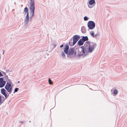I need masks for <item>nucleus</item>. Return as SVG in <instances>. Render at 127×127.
<instances>
[{
    "mask_svg": "<svg viewBox=\"0 0 127 127\" xmlns=\"http://www.w3.org/2000/svg\"><path fill=\"white\" fill-rule=\"evenodd\" d=\"M1 94L5 96V99H7L10 94L6 91L4 88H2L1 90Z\"/></svg>",
    "mask_w": 127,
    "mask_h": 127,
    "instance_id": "nucleus-5",
    "label": "nucleus"
},
{
    "mask_svg": "<svg viewBox=\"0 0 127 127\" xmlns=\"http://www.w3.org/2000/svg\"><path fill=\"white\" fill-rule=\"evenodd\" d=\"M17 83H20V81H18L17 82Z\"/></svg>",
    "mask_w": 127,
    "mask_h": 127,
    "instance_id": "nucleus-40",
    "label": "nucleus"
},
{
    "mask_svg": "<svg viewBox=\"0 0 127 127\" xmlns=\"http://www.w3.org/2000/svg\"><path fill=\"white\" fill-rule=\"evenodd\" d=\"M90 42L89 41H87L84 44V46H82L81 47H79V49L81 48L82 51L83 53H85V52H86L87 49L90 45Z\"/></svg>",
    "mask_w": 127,
    "mask_h": 127,
    "instance_id": "nucleus-3",
    "label": "nucleus"
},
{
    "mask_svg": "<svg viewBox=\"0 0 127 127\" xmlns=\"http://www.w3.org/2000/svg\"><path fill=\"white\" fill-rule=\"evenodd\" d=\"M88 7H89V8H92V7H92V6H89V5H88Z\"/></svg>",
    "mask_w": 127,
    "mask_h": 127,
    "instance_id": "nucleus-35",
    "label": "nucleus"
},
{
    "mask_svg": "<svg viewBox=\"0 0 127 127\" xmlns=\"http://www.w3.org/2000/svg\"><path fill=\"white\" fill-rule=\"evenodd\" d=\"M88 50L87 52L92 53L94 50V49L91 47V45H89V47L87 48Z\"/></svg>",
    "mask_w": 127,
    "mask_h": 127,
    "instance_id": "nucleus-11",
    "label": "nucleus"
},
{
    "mask_svg": "<svg viewBox=\"0 0 127 127\" xmlns=\"http://www.w3.org/2000/svg\"><path fill=\"white\" fill-rule=\"evenodd\" d=\"M76 49H77V48H76Z\"/></svg>",
    "mask_w": 127,
    "mask_h": 127,
    "instance_id": "nucleus-42",
    "label": "nucleus"
},
{
    "mask_svg": "<svg viewBox=\"0 0 127 127\" xmlns=\"http://www.w3.org/2000/svg\"><path fill=\"white\" fill-rule=\"evenodd\" d=\"M29 122L30 123V122H31V121H29Z\"/></svg>",
    "mask_w": 127,
    "mask_h": 127,
    "instance_id": "nucleus-41",
    "label": "nucleus"
},
{
    "mask_svg": "<svg viewBox=\"0 0 127 127\" xmlns=\"http://www.w3.org/2000/svg\"><path fill=\"white\" fill-rule=\"evenodd\" d=\"M4 77L0 78V88L3 87L5 85L6 81L3 80V78Z\"/></svg>",
    "mask_w": 127,
    "mask_h": 127,
    "instance_id": "nucleus-7",
    "label": "nucleus"
},
{
    "mask_svg": "<svg viewBox=\"0 0 127 127\" xmlns=\"http://www.w3.org/2000/svg\"><path fill=\"white\" fill-rule=\"evenodd\" d=\"M3 75L0 72V77L1 76H3Z\"/></svg>",
    "mask_w": 127,
    "mask_h": 127,
    "instance_id": "nucleus-34",
    "label": "nucleus"
},
{
    "mask_svg": "<svg viewBox=\"0 0 127 127\" xmlns=\"http://www.w3.org/2000/svg\"><path fill=\"white\" fill-rule=\"evenodd\" d=\"M5 89L7 92L9 94H11L12 90V88L11 86H5Z\"/></svg>",
    "mask_w": 127,
    "mask_h": 127,
    "instance_id": "nucleus-8",
    "label": "nucleus"
},
{
    "mask_svg": "<svg viewBox=\"0 0 127 127\" xmlns=\"http://www.w3.org/2000/svg\"><path fill=\"white\" fill-rule=\"evenodd\" d=\"M69 49V45L67 44L64 49V51L66 55L67 58L71 59L77 56L76 51H75L74 48H70Z\"/></svg>",
    "mask_w": 127,
    "mask_h": 127,
    "instance_id": "nucleus-1",
    "label": "nucleus"
},
{
    "mask_svg": "<svg viewBox=\"0 0 127 127\" xmlns=\"http://www.w3.org/2000/svg\"><path fill=\"white\" fill-rule=\"evenodd\" d=\"M65 54V53L64 51H62L61 52V56L62 58L63 59H65L66 58Z\"/></svg>",
    "mask_w": 127,
    "mask_h": 127,
    "instance_id": "nucleus-13",
    "label": "nucleus"
},
{
    "mask_svg": "<svg viewBox=\"0 0 127 127\" xmlns=\"http://www.w3.org/2000/svg\"><path fill=\"white\" fill-rule=\"evenodd\" d=\"M84 42L81 39H80L78 41L77 44L79 46H80L83 45Z\"/></svg>",
    "mask_w": 127,
    "mask_h": 127,
    "instance_id": "nucleus-12",
    "label": "nucleus"
},
{
    "mask_svg": "<svg viewBox=\"0 0 127 127\" xmlns=\"http://www.w3.org/2000/svg\"><path fill=\"white\" fill-rule=\"evenodd\" d=\"M95 0H90L89 2V4L90 5L95 4Z\"/></svg>",
    "mask_w": 127,
    "mask_h": 127,
    "instance_id": "nucleus-15",
    "label": "nucleus"
},
{
    "mask_svg": "<svg viewBox=\"0 0 127 127\" xmlns=\"http://www.w3.org/2000/svg\"><path fill=\"white\" fill-rule=\"evenodd\" d=\"M64 43H63L62 45H61L60 46V48H62L64 46Z\"/></svg>",
    "mask_w": 127,
    "mask_h": 127,
    "instance_id": "nucleus-33",
    "label": "nucleus"
},
{
    "mask_svg": "<svg viewBox=\"0 0 127 127\" xmlns=\"http://www.w3.org/2000/svg\"><path fill=\"white\" fill-rule=\"evenodd\" d=\"M72 38L70 39L69 41V44L70 46H73V44L72 45Z\"/></svg>",
    "mask_w": 127,
    "mask_h": 127,
    "instance_id": "nucleus-21",
    "label": "nucleus"
},
{
    "mask_svg": "<svg viewBox=\"0 0 127 127\" xmlns=\"http://www.w3.org/2000/svg\"><path fill=\"white\" fill-rule=\"evenodd\" d=\"M19 122L20 123L22 124H23L24 123H26V122L25 121H20Z\"/></svg>",
    "mask_w": 127,
    "mask_h": 127,
    "instance_id": "nucleus-30",
    "label": "nucleus"
},
{
    "mask_svg": "<svg viewBox=\"0 0 127 127\" xmlns=\"http://www.w3.org/2000/svg\"><path fill=\"white\" fill-rule=\"evenodd\" d=\"M24 12L25 13V14H26V13L29 12L28 9L27 7H25L24 9Z\"/></svg>",
    "mask_w": 127,
    "mask_h": 127,
    "instance_id": "nucleus-18",
    "label": "nucleus"
},
{
    "mask_svg": "<svg viewBox=\"0 0 127 127\" xmlns=\"http://www.w3.org/2000/svg\"><path fill=\"white\" fill-rule=\"evenodd\" d=\"M3 52L2 54H4V50H3Z\"/></svg>",
    "mask_w": 127,
    "mask_h": 127,
    "instance_id": "nucleus-39",
    "label": "nucleus"
},
{
    "mask_svg": "<svg viewBox=\"0 0 127 127\" xmlns=\"http://www.w3.org/2000/svg\"><path fill=\"white\" fill-rule=\"evenodd\" d=\"M6 72H7L9 71V70H6Z\"/></svg>",
    "mask_w": 127,
    "mask_h": 127,
    "instance_id": "nucleus-38",
    "label": "nucleus"
},
{
    "mask_svg": "<svg viewBox=\"0 0 127 127\" xmlns=\"http://www.w3.org/2000/svg\"><path fill=\"white\" fill-rule=\"evenodd\" d=\"M118 92L117 90L116 89H115L113 91V94L115 95H117L118 93Z\"/></svg>",
    "mask_w": 127,
    "mask_h": 127,
    "instance_id": "nucleus-25",
    "label": "nucleus"
},
{
    "mask_svg": "<svg viewBox=\"0 0 127 127\" xmlns=\"http://www.w3.org/2000/svg\"><path fill=\"white\" fill-rule=\"evenodd\" d=\"M80 38L79 36L75 35L73 37V45H74Z\"/></svg>",
    "mask_w": 127,
    "mask_h": 127,
    "instance_id": "nucleus-6",
    "label": "nucleus"
},
{
    "mask_svg": "<svg viewBox=\"0 0 127 127\" xmlns=\"http://www.w3.org/2000/svg\"><path fill=\"white\" fill-rule=\"evenodd\" d=\"M57 45V44L56 43H53L52 44V46L53 47V48L52 49V50H53L56 47Z\"/></svg>",
    "mask_w": 127,
    "mask_h": 127,
    "instance_id": "nucleus-23",
    "label": "nucleus"
},
{
    "mask_svg": "<svg viewBox=\"0 0 127 127\" xmlns=\"http://www.w3.org/2000/svg\"><path fill=\"white\" fill-rule=\"evenodd\" d=\"M81 32L83 33H85L86 32V30L85 27L83 26L81 28Z\"/></svg>",
    "mask_w": 127,
    "mask_h": 127,
    "instance_id": "nucleus-16",
    "label": "nucleus"
},
{
    "mask_svg": "<svg viewBox=\"0 0 127 127\" xmlns=\"http://www.w3.org/2000/svg\"><path fill=\"white\" fill-rule=\"evenodd\" d=\"M19 90V89L18 88H16L14 89L13 93H14L15 92H17Z\"/></svg>",
    "mask_w": 127,
    "mask_h": 127,
    "instance_id": "nucleus-28",
    "label": "nucleus"
},
{
    "mask_svg": "<svg viewBox=\"0 0 127 127\" xmlns=\"http://www.w3.org/2000/svg\"><path fill=\"white\" fill-rule=\"evenodd\" d=\"M95 23L93 21H90L88 23L87 26L89 29H93L95 28Z\"/></svg>",
    "mask_w": 127,
    "mask_h": 127,
    "instance_id": "nucleus-4",
    "label": "nucleus"
},
{
    "mask_svg": "<svg viewBox=\"0 0 127 127\" xmlns=\"http://www.w3.org/2000/svg\"><path fill=\"white\" fill-rule=\"evenodd\" d=\"M84 20L85 21H87L88 20L89 18L86 16H85L84 18Z\"/></svg>",
    "mask_w": 127,
    "mask_h": 127,
    "instance_id": "nucleus-26",
    "label": "nucleus"
},
{
    "mask_svg": "<svg viewBox=\"0 0 127 127\" xmlns=\"http://www.w3.org/2000/svg\"><path fill=\"white\" fill-rule=\"evenodd\" d=\"M1 96L3 97V98L2 99V98H1V102L2 104V103L5 100V99H5V97H4L3 95H1Z\"/></svg>",
    "mask_w": 127,
    "mask_h": 127,
    "instance_id": "nucleus-24",
    "label": "nucleus"
},
{
    "mask_svg": "<svg viewBox=\"0 0 127 127\" xmlns=\"http://www.w3.org/2000/svg\"><path fill=\"white\" fill-rule=\"evenodd\" d=\"M48 81L49 84L51 85L52 84V82L50 78H49Z\"/></svg>",
    "mask_w": 127,
    "mask_h": 127,
    "instance_id": "nucleus-27",
    "label": "nucleus"
},
{
    "mask_svg": "<svg viewBox=\"0 0 127 127\" xmlns=\"http://www.w3.org/2000/svg\"><path fill=\"white\" fill-rule=\"evenodd\" d=\"M11 86V82H9L7 81L5 86Z\"/></svg>",
    "mask_w": 127,
    "mask_h": 127,
    "instance_id": "nucleus-20",
    "label": "nucleus"
},
{
    "mask_svg": "<svg viewBox=\"0 0 127 127\" xmlns=\"http://www.w3.org/2000/svg\"><path fill=\"white\" fill-rule=\"evenodd\" d=\"M30 13L31 16L29 18V21H31L34 15L35 9L34 0H30Z\"/></svg>",
    "mask_w": 127,
    "mask_h": 127,
    "instance_id": "nucleus-2",
    "label": "nucleus"
},
{
    "mask_svg": "<svg viewBox=\"0 0 127 127\" xmlns=\"http://www.w3.org/2000/svg\"><path fill=\"white\" fill-rule=\"evenodd\" d=\"M90 34L91 36L94 38H95V35L94 32L93 31H91L90 32Z\"/></svg>",
    "mask_w": 127,
    "mask_h": 127,
    "instance_id": "nucleus-19",
    "label": "nucleus"
},
{
    "mask_svg": "<svg viewBox=\"0 0 127 127\" xmlns=\"http://www.w3.org/2000/svg\"><path fill=\"white\" fill-rule=\"evenodd\" d=\"M26 14H27L26 16L25 19L24 21V24L25 25H26L28 24L29 19V12L26 13Z\"/></svg>",
    "mask_w": 127,
    "mask_h": 127,
    "instance_id": "nucleus-9",
    "label": "nucleus"
},
{
    "mask_svg": "<svg viewBox=\"0 0 127 127\" xmlns=\"http://www.w3.org/2000/svg\"><path fill=\"white\" fill-rule=\"evenodd\" d=\"M91 43L92 45L91 47L94 49L96 46V44L94 42H92Z\"/></svg>",
    "mask_w": 127,
    "mask_h": 127,
    "instance_id": "nucleus-17",
    "label": "nucleus"
},
{
    "mask_svg": "<svg viewBox=\"0 0 127 127\" xmlns=\"http://www.w3.org/2000/svg\"><path fill=\"white\" fill-rule=\"evenodd\" d=\"M1 98H2V96L1 95H0V105L2 104Z\"/></svg>",
    "mask_w": 127,
    "mask_h": 127,
    "instance_id": "nucleus-29",
    "label": "nucleus"
},
{
    "mask_svg": "<svg viewBox=\"0 0 127 127\" xmlns=\"http://www.w3.org/2000/svg\"><path fill=\"white\" fill-rule=\"evenodd\" d=\"M8 82H11V80L10 79H8Z\"/></svg>",
    "mask_w": 127,
    "mask_h": 127,
    "instance_id": "nucleus-36",
    "label": "nucleus"
},
{
    "mask_svg": "<svg viewBox=\"0 0 127 127\" xmlns=\"http://www.w3.org/2000/svg\"><path fill=\"white\" fill-rule=\"evenodd\" d=\"M82 53H83V54H84L82 56L83 58H84V57H85V56L87 55L88 54L87 53H85H85L84 54L83 52H82Z\"/></svg>",
    "mask_w": 127,
    "mask_h": 127,
    "instance_id": "nucleus-31",
    "label": "nucleus"
},
{
    "mask_svg": "<svg viewBox=\"0 0 127 127\" xmlns=\"http://www.w3.org/2000/svg\"><path fill=\"white\" fill-rule=\"evenodd\" d=\"M99 34H100L99 33H97L96 34H95V37H96L97 36L99 35Z\"/></svg>",
    "mask_w": 127,
    "mask_h": 127,
    "instance_id": "nucleus-32",
    "label": "nucleus"
},
{
    "mask_svg": "<svg viewBox=\"0 0 127 127\" xmlns=\"http://www.w3.org/2000/svg\"><path fill=\"white\" fill-rule=\"evenodd\" d=\"M3 77H4V78H3V80L5 81H6L7 79H8V76L7 75Z\"/></svg>",
    "mask_w": 127,
    "mask_h": 127,
    "instance_id": "nucleus-22",
    "label": "nucleus"
},
{
    "mask_svg": "<svg viewBox=\"0 0 127 127\" xmlns=\"http://www.w3.org/2000/svg\"><path fill=\"white\" fill-rule=\"evenodd\" d=\"M79 49V48H78V50L77 51V56L76 57H77V59H80V57L82 56L84 54H83V53L82 52V51H79V49Z\"/></svg>",
    "mask_w": 127,
    "mask_h": 127,
    "instance_id": "nucleus-10",
    "label": "nucleus"
},
{
    "mask_svg": "<svg viewBox=\"0 0 127 127\" xmlns=\"http://www.w3.org/2000/svg\"><path fill=\"white\" fill-rule=\"evenodd\" d=\"M83 41L85 42L86 41H88L89 40L88 37L87 36H82V39H81Z\"/></svg>",
    "mask_w": 127,
    "mask_h": 127,
    "instance_id": "nucleus-14",
    "label": "nucleus"
},
{
    "mask_svg": "<svg viewBox=\"0 0 127 127\" xmlns=\"http://www.w3.org/2000/svg\"><path fill=\"white\" fill-rule=\"evenodd\" d=\"M2 73L4 75H6V73L5 72H4L3 71H2Z\"/></svg>",
    "mask_w": 127,
    "mask_h": 127,
    "instance_id": "nucleus-37",
    "label": "nucleus"
}]
</instances>
